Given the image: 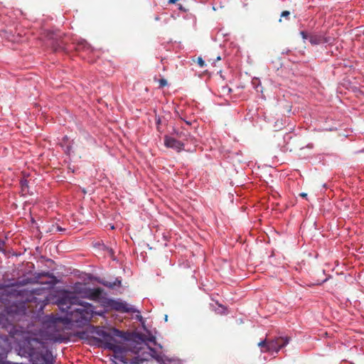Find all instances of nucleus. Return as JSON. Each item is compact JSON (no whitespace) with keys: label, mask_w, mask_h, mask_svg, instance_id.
<instances>
[{"label":"nucleus","mask_w":364,"mask_h":364,"mask_svg":"<svg viewBox=\"0 0 364 364\" xmlns=\"http://www.w3.org/2000/svg\"><path fill=\"white\" fill-rule=\"evenodd\" d=\"M58 306L66 312L61 321L65 323H76L78 326L88 324L94 315L102 316L103 312L95 311L94 306L87 302L81 301L74 293L65 291L58 299Z\"/></svg>","instance_id":"f257e3e1"},{"label":"nucleus","mask_w":364,"mask_h":364,"mask_svg":"<svg viewBox=\"0 0 364 364\" xmlns=\"http://www.w3.org/2000/svg\"><path fill=\"white\" fill-rule=\"evenodd\" d=\"M18 347V354L29 358L32 364H53L52 353L42 340L26 336L19 341Z\"/></svg>","instance_id":"f03ea898"},{"label":"nucleus","mask_w":364,"mask_h":364,"mask_svg":"<svg viewBox=\"0 0 364 364\" xmlns=\"http://www.w3.org/2000/svg\"><path fill=\"white\" fill-rule=\"evenodd\" d=\"M97 333L100 337L99 341L103 343L105 348L114 352L116 359L126 364H138L139 363L137 357L132 359L127 358L126 357L127 348L120 344L116 339V338H123L124 337L123 331L117 328H112L109 331L100 330Z\"/></svg>","instance_id":"7ed1b4c3"},{"label":"nucleus","mask_w":364,"mask_h":364,"mask_svg":"<svg viewBox=\"0 0 364 364\" xmlns=\"http://www.w3.org/2000/svg\"><path fill=\"white\" fill-rule=\"evenodd\" d=\"M16 306H11L9 309H5L0 312V327L4 328L8 318L6 316V313L9 314L11 311H13V309H16ZM10 348V343L6 336L0 335V355H3L7 353Z\"/></svg>","instance_id":"20e7f679"},{"label":"nucleus","mask_w":364,"mask_h":364,"mask_svg":"<svg viewBox=\"0 0 364 364\" xmlns=\"http://www.w3.org/2000/svg\"><path fill=\"white\" fill-rule=\"evenodd\" d=\"M77 291L82 295V297L93 301H98L103 293V289L100 287L91 289L87 287L77 288Z\"/></svg>","instance_id":"39448f33"},{"label":"nucleus","mask_w":364,"mask_h":364,"mask_svg":"<svg viewBox=\"0 0 364 364\" xmlns=\"http://www.w3.org/2000/svg\"><path fill=\"white\" fill-rule=\"evenodd\" d=\"M107 305L111 309L115 310L121 313H128L134 311V309L132 306H129L126 302L122 301L109 299L107 301Z\"/></svg>","instance_id":"423d86ee"},{"label":"nucleus","mask_w":364,"mask_h":364,"mask_svg":"<svg viewBox=\"0 0 364 364\" xmlns=\"http://www.w3.org/2000/svg\"><path fill=\"white\" fill-rule=\"evenodd\" d=\"M290 338L288 336H279L269 341L267 350L278 352L281 348L289 343Z\"/></svg>","instance_id":"0eeeda50"},{"label":"nucleus","mask_w":364,"mask_h":364,"mask_svg":"<svg viewBox=\"0 0 364 364\" xmlns=\"http://www.w3.org/2000/svg\"><path fill=\"white\" fill-rule=\"evenodd\" d=\"M333 40V38L327 36L325 33L321 32L309 34V41L313 46L323 43H332Z\"/></svg>","instance_id":"6e6552de"},{"label":"nucleus","mask_w":364,"mask_h":364,"mask_svg":"<svg viewBox=\"0 0 364 364\" xmlns=\"http://www.w3.org/2000/svg\"><path fill=\"white\" fill-rule=\"evenodd\" d=\"M164 144L168 148H171L177 151H181L183 149V144L173 137L165 136Z\"/></svg>","instance_id":"1a4fd4ad"},{"label":"nucleus","mask_w":364,"mask_h":364,"mask_svg":"<svg viewBox=\"0 0 364 364\" xmlns=\"http://www.w3.org/2000/svg\"><path fill=\"white\" fill-rule=\"evenodd\" d=\"M75 49L78 52L85 51L89 53L92 50L91 46L84 40L80 41L77 43Z\"/></svg>","instance_id":"9d476101"},{"label":"nucleus","mask_w":364,"mask_h":364,"mask_svg":"<svg viewBox=\"0 0 364 364\" xmlns=\"http://www.w3.org/2000/svg\"><path fill=\"white\" fill-rule=\"evenodd\" d=\"M103 284L109 288H113L115 286L119 287L121 286V280L116 279V280L114 282H104Z\"/></svg>","instance_id":"9b49d317"},{"label":"nucleus","mask_w":364,"mask_h":364,"mask_svg":"<svg viewBox=\"0 0 364 364\" xmlns=\"http://www.w3.org/2000/svg\"><path fill=\"white\" fill-rule=\"evenodd\" d=\"M268 343H269V341H267L265 339V340H264V341H260V342L258 343V346L262 348V352H268V351H271V350H267Z\"/></svg>","instance_id":"f8f14e48"},{"label":"nucleus","mask_w":364,"mask_h":364,"mask_svg":"<svg viewBox=\"0 0 364 364\" xmlns=\"http://www.w3.org/2000/svg\"><path fill=\"white\" fill-rule=\"evenodd\" d=\"M21 186L22 192L24 193H27L28 192V181L26 179L21 181Z\"/></svg>","instance_id":"ddd939ff"},{"label":"nucleus","mask_w":364,"mask_h":364,"mask_svg":"<svg viewBox=\"0 0 364 364\" xmlns=\"http://www.w3.org/2000/svg\"><path fill=\"white\" fill-rule=\"evenodd\" d=\"M159 83L161 87H164L167 85V80L166 79L161 78L159 80Z\"/></svg>","instance_id":"4468645a"},{"label":"nucleus","mask_w":364,"mask_h":364,"mask_svg":"<svg viewBox=\"0 0 364 364\" xmlns=\"http://www.w3.org/2000/svg\"><path fill=\"white\" fill-rule=\"evenodd\" d=\"M290 13L288 11H284L281 14V17L285 18L286 19H289Z\"/></svg>","instance_id":"2eb2a0df"},{"label":"nucleus","mask_w":364,"mask_h":364,"mask_svg":"<svg viewBox=\"0 0 364 364\" xmlns=\"http://www.w3.org/2000/svg\"><path fill=\"white\" fill-rule=\"evenodd\" d=\"M197 63L201 68H203L205 65V61L203 60L201 57L198 58Z\"/></svg>","instance_id":"dca6fc26"},{"label":"nucleus","mask_w":364,"mask_h":364,"mask_svg":"<svg viewBox=\"0 0 364 364\" xmlns=\"http://www.w3.org/2000/svg\"><path fill=\"white\" fill-rule=\"evenodd\" d=\"M300 35L301 36V37L304 39H307V38L309 39V34H308L306 31H301Z\"/></svg>","instance_id":"f3484780"},{"label":"nucleus","mask_w":364,"mask_h":364,"mask_svg":"<svg viewBox=\"0 0 364 364\" xmlns=\"http://www.w3.org/2000/svg\"><path fill=\"white\" fill-rule=\"evenodd\" d=\"M4 246V242L0 240V250L3 249Z\"/></svg>","instance_id":"a211bd4d"},{"label":"nucleus","mask_w":364,"mask_h":364,"mask_svg":"<svg viewBox=\"0 0 364 364\" xmlns=\"http://www.w3.org/2000/svg\"><path fill=\"white\" fill-rule=\"evenodd\" d=\"M156 124H157V126H159L160 124H161V118L159 117L156 119Z\"/></svg>","instance_id":"6ab92c4d"},{"label":"nucleus","mask_w":364,"mask_h":364,"mask_svg":"<svg viewBox=\"0 0 364 364\" xmlns=\"http://www.w3.org/2000/svg\"><path fill=\"white\" fill-rule=\"evenodd\" d=\"M299 196H300L301 197H302V198H306V197H307V193H300V194H299Z\"/></svg>","instance_id":"aec40b11"},{"label":"nucleus","mask_w":364,"mask_h":364,"mask_svg":"<svg viewBox=\"0 0 364 364\" xmlns=\"http://www.w3.org/2000/svg\"><path fill=\"white\" fill-rule=\"evenodd\" d=\"M57 229H58V230H59V231L63 230V228H60V227H59V226L57 228Z\"/></svg>","instance_id":"412c9836"},{"label":"nucleus","mask_w":364,"mask_h":364,"mask_svg":"<svg viewBox=\"0 0 364 364\" xmlns=\"http://www.w3.org/2000/svg\"><path fill=\"white\" fill-rule=\"evenodd\" d=\"M160 129H161V127H159V126H157V129H158V131H159V132H161V131L160 130Z\"/></svg>","instance_id":"4be33fe9"},{"label":"nucleus","mask_w":364,"mask_h":364,"mask_svg":"<svg viewBox=\"0 0 364 364\" xmlns=\"http://www.w3.org/2000/svg\"><path fill=\"white\" fill-rule=\"evenodd\" d=\"M176 135L178 136L179 137L181 136V134H179L178 132H176Z\"/></svg>","instance_id":"5701e85b"},{"label":"nucleus","mask_w":364,"mask_h":364,"mask_svg":"<svg viewBox=\"0 0 364 364\" xmlns=\"http://www.w3.org/2000/svg\"><path fill=\"white\" fill-rule=\"evenodd\" d=\"M61 48H61L60 46H59V48H55V50H60Z\"/></svg>","instance_id":"b1692460"}]
</instances>
